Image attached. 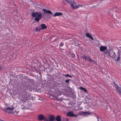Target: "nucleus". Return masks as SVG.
Segmentation results:
<instances>
[{
    "label": "nucleus",
    "instance_id": "obj_28",
    "mask_svg": "<svg viewBox=\"0 0 121 121\" xmlns=\"http://www.w3.org/2000/svg\"><path fill=\"white\" fill-rule=\"evenodd\" d=\"M71 56L72 58H74L75 57V55L73 53V52H72V53H71Z\"/></svg>",
    "mask_w": 121,
    "mask_h": 121
},
{
    "label": "nucleus",
    "instance_id": "obj_19",
    "mask_svg": "<svg viewBox=\"0 0 121 121\" xmlns=\"http://www.w3.org/2000/svg\"><path fill=\"white\" fill-rule=\"evenodd\" d=\"M71 80L70 79H66L65 80V83L67 85H69L70 84L69 81H71Z\"/></svg>",
    "mask_w": 121,
    "mask_h": 121
},
{
    "label": "nucleus",
    "instance_id": "obj_17",
    "mask_svg": "<svg viewBox=\"0 0 121 121\" xmlns=\"http://www.w3.org/2000/svg\"><path fill=\"white\" fill-rule=\"evenodd\" d=\"M56 121H61V116L59 115L56 116Z\"/></svg>",
    "mask_w": 121,
    "mask_h": 121
},
{
    "label": "nucleus",
    "instance_id": "obj_14",
    "mask_svg": "<svg viewBox=\"0 0 121 121\" xmlns=\"http://www.w3.org/2000/svg\"><path fill=\"white\" fill-rule=\"evenodd\" d=\"M39 26L40 27L41 30H44L47 27L44 24H42Z\"/></svg>",
    "mask_w": 121,
    "mask_h": 121
},
{
    "label": "nucleus",
    "instance_id": "obj_3",
    "mask_svg": "<svg viewBox=\"0 0 121 121\" xmlns=\"http://www.w3.org/2000/svg\"><path fill=\"white\" fill-rule=\"evenodd\" d=\"M67 116L68 117H77L78 115L75 114H74L73 112L72 111L69 112L67 113Z\"/></svg>",
    "mask_w": 121,
    "mask_h": 121
},
{
    "label": "nucleus",
    "instance_id": "obj_47",
    "mask_svg": "<svg viewBox=\"0 0 121 121\" xmlns=\"http://www.w3.org/2000/svg\"><path fill=\"white\" fill-rule=\"evenodd\" d=\"M22 108V109H25V107H23V108Z\"/></svg>",
    "mask_w": 121,
    "mask_h": 121
},
{
    "label": "nucleus",
    "instance_id": "obj_31",
    "mask_svg": "<svg viewBox=\"0 0 121 121\" xmlns=\"http://www.w3.org/2000/svg\"><path fill=\"white\" fill-rule=\"evenodd\" d=\"M83 112H80V113H78L77 114V115H83Z\"/></svg>",
    "mask_w": 121,
    "mask_h": 121
},
{
    "label": "nucleus",
    "instance_id": "obj_51",
    "mask_svg": "<svg viewBox=\"0 0 121 121\" xmlns=\"http://www.w3.org/2000/svg\"><path fill=\"white\" fill-rule=\"evenodd\" d=\"M63 50L64 49H62Z\"/></svg>",
    "mask_w": 121,
    "mask_h": 121
},
{
    "label": "nucleus",
    "instance_id": "obj_50",
    "mask_svg": "<svg viewBox=\"0 0 121 121\" xmlns=\"http://www.w3.org/2000/svg\"><path fill=\"white\" fill-rule=\"evenodd\" d=\"M80 104H79V105H80Z\"/></svg>",
    "mask_w": 121,
    "mask_h": 121
},
{
    "label": "nucleus",
    "instance_id": "obj_5",
    "mask_svg": "<svg viewBox=\"0 0 121 121\" xmlns=\"http://www.w3.org/2000/svg\"><path fill=\"white\" fill-rule=\"evenodd\" d=\"M38 120L39 121L43 120L44 121H46L47 117H44L42 115H40L38 116Z\"/></svg>",
    "mask_w": 121,
    "mask_h": 121
},
{
    "label": "nucleus",
    "instance_id": "obj_2",
    "mask_svg": "<svg viewBox=\"0 0 121 121\" xmlns=\"http://www.w3.org/2000/svg\"><path fill=\"white\" fill-rule=\"evenodd\" d=\"M14 109L13 107H11L10 108L9 107H7V108H5L4 110V111L6 112H8L9 113H11L12 114H14V113L15 112L16 113H17L18 112H17L16 111H15L14 112L12 111Z\"/></svg>",
    "mask_w": 121,
    "mask_h": 121
},
{
    "label": "nucleus",
    "instance_id": "obj_35",
    "mask_svg": "<svg viewBox=\"0 0 121 121\" xmlns=\"http://www.w3.org/2000/svg\"><path fill=\"white\" fill-rule=\"evenodd\" d=\"M64 43L62 42L60 43V44L59 46L60 47L63 46L64 45Z\"/></svg>",
    "mask_w": 121,
    "mask_h": 121
},
{
    "label": "nucleus",
    "instance_id": "obj_27",
    "mask_svg": "<svg viewBox=\"0 0 121 121\" xmlns=\"http://www.w3.org/2000/svg\"><path fill=\"white\" fill-rule=\"evenodd\" d=\"M117 59H115V61H118L120 60V59H121L120 57L119 56H118Z\"/></svg>",
    "mask_w": 121,
    "mask_h": 121
},
{
    "label": "nucleus",
    "instance_id": "obj_38",
    "mask_svg": "<svg viewBox=\"0 0 121 121\" xmlns=\"http://www.w3.org/2000/svg\"><path fill=\"white\" fill-rule=\"evenodd\" d=\"M113 84H114V85H113V86L115 87V86H116V85H118L117 84H116L115 82H113Z\"/></svg>",
    "mask_w": 121,
    "mask_h": 121
},
{
    "label": "nucleus",
    "instance_id": "obj_9",
    "mask_svg": "<svg viewBox=\"0 0 121 121\" xmlns=\"http://www.w3.org/2000/svg\"><path fill=\"white\" fill-rule=\"evenodd\" d=\"M117 91L119 92L120 95H121V88L118 85L115 87Z\"/></svg>",
    "mask_w": 121,
    "mask_h": 121
},
{
    "label": "nucleus",
    "instance_id": "obj_30",
    "mask_svg": "<svg viewBox=\"0 0 121 121\" xmlns=\"http://www.w3.org/2000/svg\"><path fill=\"white\" fill-rule=\"evenodd\" d=\"M37 7L40 9H42V8L43 7L41 5L38 4L37 5Z\"/></svg>",
    "mask_w": 121,
    "mask_h": 121
},
{
    "label": "nucleus",
    "instance_id": "obj_32",
    "mask_svg": "<svg viewBox=\"0 0 121 121\" xmlns=\"http://www.w3.org/2000/svg\"><path fill=\"white\" fill-rule=\"evenodd\" d=\"M111 16H112V17L114 19H117V15L115 14L114 15H113V14H112V15L111 14Z\"/></svg>",
    "mask_w": 121,
    "mask_h": 121
},
{
    "label": "nucleus",
    "instance_id": "obj_49",
    "mask_svg": "<svg viewBox=\"0 0 121 121\" xmlns=\"http://www.w3.org/2000/svg\"><path fill=\"white\" fill-rule=\"evenodd\" d=\"M81 108V109H82V108Z\"/></svg>",
    "mask_w": 121,
    "mask_h": 121
},
{
    "label": "nucleus",
    "instance_id": "obj_46",
    "mask_svg": "<svg viewBox=\"0 0 121 121\" xmlns=\"http://www.w3.org/2000/svg\"><path fill=\"white\" fill-rule=\"evenodd\" d=\"M53 70V69L52 68H51V69L50 70V71H52Z\"/></svg>",
    "mask_w": 121,
    "mask_h": 121
},
{
    "label": "nucleus",
    "instance_id": "obj_23",
    "mask_svg": "<svg viewBox=\"0 0 121 121\" xmlns=\"http://www.w3.org/2000/svg\"><path fill=\"white\" fill-rule=\"evenodd\" d=\"M62 75L63 76H65V77H69L70 78H72V76L70 75L69 74H67L66 75H65V74H62Z\"/></svg>",
    "mask_w": 121,
    "mask_h": 121
},
{
    "label": "nucleus",
    "instance_id": "obj_42",
    "mask_svg": "<svg viewBox=\"0 0 121 121\" xmlns=\"http://www.w3.org/2000/svg\"><path fill=\"white\" fill-rule=\"evenodd\" d=\"M24 99H25L26 101L27 100H28V97L26 96Z\"/></svg>",
    "mask_w": 121,
    "mask_h": 121
},
{
    "label": "nucleus",
    "instance_id": "obj_13",
    "mask_svg": "<svg viewBox=\"0 0 121 121\" xmlns=\"http://www.w3.org/2000/svg\"><path fill=\"white\" fill-rule=\"evenodd\" d=\"M73 0H64L63 1V3L65 4H66V3H65V1H66L69 4H70L71 3H72L73 2Z\"/></svg>",
    "mask_w": 121,
    "mask_h": 121
},
{
    "label": "nucleus",
    "instance_id": "obj_48",
    "mask_svg": "<svg viewBox=\"0 0 121 121\" xmlns=\"http://www.w3.org/2000/svg\"><path fill=\"white\" fill-rule=\"evenodd\" d=\"M0 121H4L2 120H0Z\"/></svg>",
    "mask_w": 121,
    "mask_h": 121
},
{
    "label": "nucleus",
    "instance_id": "obj_15",
    "mask_svg": "<svg viewBox=\"0 0 121 121\" xmlns=\"http://www.w3.org/2000/svg\"><path fill=\"white\" fill-rule=\"evenodd\" d=\"M63 14L61 13L60 12H56L53 15L54 17H56V16H60L63 15Z\"/></svg>",
    "mask_w": 121,
    "mask_h": 121
},
{
    "label": "nucleus",
    "instance_id": "obj_45",
    "mask_svg": "<svg viewBox=\"0 0 121 121\" xmlns=\"http://www.w3.org/2000/svg\"><path fill=\"white\" fill-rule=\"evenodd\" d=\"M95 61L94 60H92L91 59V62H94V61Z\"/></svg>",
    "mask_w": 121,
    "mask_h": 121
},
{
    "label": "nucleus",
    "instance_id": "obj_44",
    "mask_svg": "<svg viewBox=\"0 0 121 121\" xmlns=\"http://www.w3.org/2000/svg\"><path fill=\"white\" fill-rule=\"evenodd\" d=\"M38 73L40 75V76L41 77L42 75H41V73L40 72H38Z\"/></svg>",
    "mask_w": 121,
    "mask_h": 121
},
{
    "label": "nucleus",
    "instance_id": "obj_6",
    "mask_svg": "<svg viewBox=\"0 0 121 121\" xmlns=\"http://www.w3.org/2000/svg\"><path fill=\"white\" fill-rule=\"evenodd\" d=\"M55 119V116L53 115L49 116L48 119L47 117L46 121H54Z\"/></svg>",
    "mask_w": 121,
    "mask_h": 121
},
{
    "label": "nucleus",
    "instance_id": "obj_29",
    "mask_svg": "<svg viewBox=\"0 0 121 121\" xmlns=\"http://www.w3.org/2000/svg\"><path fill=\"white\" fill-rule=\"evenodd\" d=\"M113 10H114L113 9V8L112 9H110L109 10V13L110 14L111 13H112Z\"/></svg>",
    "mask_w": 121,
    "mask_h": 121
},
{
    "label": "nucleus",
    "instance_id": "obj_22",
    "mask_svg": "<svg viewBox=\"0 0 121 121\" xmlns=\"http://www.w3.org/2000/svg\"><path fill=\"white\" fill-rule=\"evenodd\" d=\"M109 51L108 49H107L106 50H104L103 52L104 54L107 55H108Z\"/></svg>",
    "mask_w": 121,
    "mask_h": 121
},
{
    "label": "nucleus",
    "instance_id": "obj_16",
    "mask_svg": "<svg viewBox=\"0 0 121 121\" xmlns=\"http://www.w3.org/2000/svg\"><path fill=\"white\" fill-rule=\"evenodd\" d=\"M24 78L27 81H28V80H29L31 83H33V82L34 80L33 79H30L26 77H24Z\"/></svg>",
    "mask_w": 121,
    "mask_h": 121
},
{
    "label": "nucleus",
    "instance_id": "obj_18",
    "mask_svg": "<svg viewBox=\"0 0 121 121\" xmlns=\"http://www.w3.org/2000/svg\"><path fill=\"white\" fill-rule=\"evenodd\" d=\"M79 89L85 92H88L87 90L84 87H83L82 86H80L79 87Z\"/></svg>",
    "mask_w": 121,
    "mask_h": 121
},
{
    "label": "nucleus",
    "instance_id": "obj_36",
    "mask_svg": "<svg viewBox=\"0 0 121 121\" xmlns=\"http://www.w3.org/2000/svg\"><path fill=\"white\" fill-rule=\"evenodd\" d=\"M95 116L97 118L98 121H99V119L100 120H101V119L100 118H99L98 117V116L95 115Z\"/></svg>",
    "mask_w": 121,
    "mask_h": 121
},
{
    "label": "nucleus",
    "instance_id": "obj_1",
    "mask_svg": "<svg viewBox=\"0 0 121 121\" xmlns=\"http://www.w3.org/2000/svg\"><path fill=\"white\" fill-rule=\"evenodd\" d=\"M43 14H46V13H44L42 15L41 13L40 12H33L31 15L32 17H35V20L36 21L39 22L42 17H44Z\"/></svg>",
    "mask_w": 121,
    "mask_h": 121
},
{
    "label": "nucleus",
    "instance_id": "obj_4",
    "mask_svg": "<svg viewBox=\"0 0 121 121\" xmlns=\"http://www.w3.org/2000/svg\"><path fill=\"white\" fill-rule=\"evenodd\" d=\"M114 55L115 56V53L114 52L113 50H109L108 54V57H110L112 58L114 57Z\"/></svg>",
    "mask_w": 121,
    "mask_h": 121
},
{
    "label": "nucleus",
    "instance_id": "obj_8",
    "mask_svg": "<svg viewBox=\"0 0 121 121\" xmlns=\"http://www.w3.org/2000/svg\"><path fill=\"white\" fill-rule=\"evenodd\" d=\"M82 58L83 59L85 60H87L90 62H91V58L88 56L83 55L82 56Z\"/></svg>",
    "mask_w": 121,
    "mask_h": 121
},
{
    "label": "nucleus",
    "instance_id": "obj_10",
    "mask_svg": "<svg viewBox=\"0 0 121 121\" xmlns=\"http://www.w3.org/2000/svg\"><path fill=\"white\" fill-rule=\"evenodd\" d=\"M107 46H101L99 48V50L101 52H103L105 50H106L107 49Z\"/></svg>",
    "mask_w": 121,
    "mask_h": 121
},
{
    "label": "nucleus",
    "instance_id": "obj_21",
    "mask_svg": "<svg viewBox=\"0 0 121 121\" xmlns=\"http://www.w3.org/2000/svg\"><path fill=\"white\" fill-rule=\"evenodd\" d=\"M35 30L36 31H40V30H41L40 27L39 26L37 27H35Z\"/></svg>",
    "mask_w": 121,
    "mask_h": 121
},
{
    "label": "nucleus",
    "instance_id": "obj_40",
    "mask_svg": "<svg viewBox=\"0 0 121 121\" xmlns=\"http://www.w3.org/2000/svg\"><path fill=\"white\" fill-rule=\"evenodd\" d=\"M24 91V94L26 95L27 93V91H22V92L23 93V92Z\"/></svg>",
    "mask_w": 121,
    "mask_h": 121
},
{
    "label": "nucleus",
    "instance_id": "obj_24",
    "mask_svg": "<svg viewBox=\"0 0 121 121\" xmlns=\"http://www.w3.org/2000/svg\"><path fill=\"white\" fill-rule=\"evenodd\" d=\"M85 5H82L80 4H78V5H77V7H75L76 8H78L80 7H84Z\"/></svg>",
    "mask_w": 121,
    "mask_h": 121
},
{
    "label": "nucleus",
    "instance_id": "obj_39",
    "mask_svg": "<svg viewBox=\"0 0 121 121\" xmlns=\"http://www.w3.org/2000/svg\"><path fill=\"white\" fill-rule=\"evenodd\" d=\"M117 57V55H116V54H115V56L114 55V57H113V58H113L114 59V58L115 59H116Z\"/></svg>",
    "mask_w": 121,
    "mask_h": 121
},
{
    "label": "nucleus",
    "instance_id": "obj_34",
    "mask_svg": "<svg viewBox=\"0 0 121 121\" xmlns=\"http://www.w3.org/2000/svg\"><path fill=\"white\" fill-rule=\"evenodd\" d=\"M117 57L118 56L120 57V56L121 55V52H120L119 51H118L117 53Z\"/></svg>",
    "mask_w": 121,
    "mask_h": 121
},
{
    "label": "nucleus",
    "instance_id": "obj_25",
    "mask_svg": "<svg viewBox=\"0 0 121 121\" xmlns=\"http://www.w3.org/2000/svg\"><path fill=\"white\" fill-rule=\"evenodd\" d=\"M91 35L90 34V33H87L86 34V36L88 38H89L91 36Z\"/></svg>",
    "mask_w": 121,
    "mask_h": 121
},
{
    "label": "nucleus",
    "instance_id": "obj_26",
    "mask_svg": "<svg viewBox=\"0 0 121 121\" xmlns=\"http://www.w3.org/2000/svg\"><path fill=\"white\" fill-rule=\"evenodd\" d=\"M44 14V17H46V18H50V17L49 15L48 14Z\"/></svg>",
    "mask_w": 121,
    "mask_h": 121
},
{
    "label": "nucleus",
    "instance_id": "obj_41",
    "mask_svg": "<svg viewBox=\"0 0 121 121\" xmlns=\"http://www.w3.org/2000/svg\"><path fill=\"white\" fill-rule=\"evenodd\" d=\"M89 38H90L92 40H94V38L92 37V35H91V36Z\"/></svg>",
    "mask_w": 121,
    "mask_h": 121
},
{
    "label": "nucleus",
    "instance_id": "obj_20",
    "mask_svg": "<svg viewBox=\"0 0 121 121\" xmlns=\"http://www.w3.org/2000/svg\"><path fill=\"white\" fill-rule=\"evenodd\" d=\"M83 116H86L87 115L91 114V113H90L88 112H83Z\"/></svg>",
    "mask_w": 121,
    "mask_h": 121
},
{
    "label": "nucleus",
    "instance_id": "obj_33",
    "mask_svg": "<svg viewBox=\"0 0 121 121\" xmlns=\"http://www.w3.org/2000/svg\"><path fill=\"white\" fill-rule=\"evenodd\" d=\"M113 9L114 10H115V11H117L118 10H119V9H118V8L117 7H114V8H113Z\"/></svg>",
    "mask_w": 121,
    "mask_h": 121
},
{
    "label": "nucleus",
    "instance_id": "obj_11",
    "mask_svg": "<svg viewBox=\"0 0 121 121\" xmlns=\"http://www.w3.org/2000/svg\"><path fill=\"white\" fill-rule=\"evenodd\" d=\"M71 7L74 9H77V8H76L75 7H77V5H76V3L74 2H73L71 3L70 4Z\"/></svg>",
    "mask_w": 121,
    "mask_h": 121
},
{
    "label": "nucleus",
    "instance_id": "obj_12",
    "mask_svg": "<svg viewBox=\"0 0 121 121\" xmlns=\"http://www.w3.org/2000/svg\"><path fill=\"white\" fill-rule=\"evenodd\" d=\"M43 10L44 13L49 14H52V12L50 10L47 9H43Z\"/></svg>",
    "mask_w": 121,
    "mask_h": 121
},
{
    "label": "nucleus",
    "instance_id": "obj_43",
    "mask_svg": "<svg viewBox=\"0 0 121 121\" xmlns=\"http://www.w3.org/2000/svg\"><path fill=\"white\" fill-rule=\"evenodd\" d=\"M2 69V67L1 65H0V71Z\"/></svg>",
    "mask_w": 121,
    "mask_h": 121
},
{
    "label": "nucleus",
    "instance_id": "obj_37",
    "mask_svg": "<svg viewBox=\"0 0 121 121\" xmlns=\"http://www.w3.org/2000/svg\"><path fill=\"white\" fill-rule=\"evenodd\" d=\"M113 84H114V85H113V86L115 87V86H116V85H118L117 84H116L115 82H113Z\"/></svg>",
    "mask_w": 121,
    "mask_h": 121
},
{
    "label": "nucleus",
    "instance_id": "obj_7",
    "mask_svg": "<svg viewBox=\"0 0 121 121\" xmlns=\"http://www.w3.org/2000/svg\"><path fill=\"white\" fill-rule=\"evenodd\" d=\"M22 86L24 87H25L26 89H29L30 88V86L28 85L27 82L25 81H24L22 83Z\"/></svg>",
    "mask_w": 121,
    "mask_h": 121
}]
</instances>
